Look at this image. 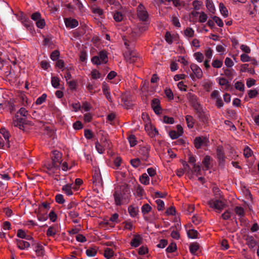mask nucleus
<instances>
[{"mask_svg": "<svg viewBox=\"0 0 259 259\" xmlns=\"http://www.w3.org/2000/svg\"><path fill=\"white\" fill-rule=\"evenodd\" d=\"M47 168L48 170L50 172H54L55 170L58 169L60 168V164H55L51 161V162L47 164Z\"/></svg>", "mask_w": 259, "mask_h": 259, "instance_id": "a878e982", "label": "nucleus"}, {"mask_svg": "<svg viewBox=\"0 0 259 259\" xmlns=\"http://www.w3.org/2000/svg\"><path fill=\"white\" fill-rule=\"evenodd\" d=\"M34 212L36 213L37 219L39 221H45L48 218V216L47 214V212H46V210L42 211L37 210V209H35Z\"/></svg>", "mask_w": 259, "mask_h": 259, "instance_id": "5701e85b", "label": "nucleus"}, {"mask_svg": "<svg viewBox=\"0 0 259 259\" xmlns=\"http://www.w3.org/2000/svg\"><path fill=\"white\" fill-rule=\"evenodd\" d=\"M47 96L46 94H43L41 96L37 99L35 104L36 105L41 104L46 100Z\"/></svg>", "mask_w": 259, "mask_h": 259, "instance_id": "13d9d810", "label": "nucleus"}, {"mask_svg": "<svg viewBox=\"0 0 259 259\" xmlns=\"http://www.w3.org/2000/svg\"><path fill=\"white\" fill-rule=\"evenodd\" d=\"M152 207L148 203L144 204L141 207L142 212L143 215L149 213Z\"/></svg>", "mask_w": 259, "mask_h": 259, "instance_id": "37998d69", "label": "nucleus"}, {"mask_svg": "<svg viewBox=\"0 0 259 259\" xmlns=\"http://www.w3.org/2000/svg\"><path fill=\"white\" fill-rule=\"evenodd\" d=\"M219 84L221 85H225L227 88H229L230 86V82L227 80L225 78H220L219 79Z\"/></svg>", "mask_w": 259, "mask_h": 259, "instance_id": "864d4df0", "label": "nucleus"}, {"mask_svg": "<svg viewBox=\"0 0 259 259\" xmlns=\"http://www.w3.org/2000/svg\"><path fill=\"white\" fill-rule=\"evenodd\" d=\"M193 117L190 115H187L186 116V120L187 121L188 126L189 128H192L194 125V122L193 121Z\"/></svg>", "mask_w": 259, "mask_h": 259, "instance_id": "5fc2aeb1", "label": "nucleus"}, {"mask_svg": "<svg viewBox=\"0 0 259 259\" xmlns=\"http://www.w3.org/2000/svg\"><path fill=\"white\" fill-rule=\"evenodd\" d=\"M245 240L246 241V243L250 248H253L256 245V242L253 236L247 235Z\"/></svg>", "mask_w": 259, "mask_h": 259, "instance_id": "b1692460", "label": "nucleus"}, {"mask_svg": "<svg viewBox=\"0 0 259 259\" xmlns=\"http://www.w3.org/2000/svg\"><path fill=\"white\" fill-rule=\"evenodd\" d=\"M234 211L235 213L240 217H242L244 215V209L241 206H236Z\"/></svg>", "mask_w": 259, "mask_h": 259, "instance_id": "de8ad7c7", "label": "nucleus"}, {"mask_svg": "<svg viewBox=\"0 0 259 259\" xmlns=\"http://www.w3.org/2000/svg\"><path fill=\"white\" fill-rule=\"evenodd\" d=\"M57 231V226L54 225L49 227L46 234L48 236L55 237Z\"/></svg>", "mask_w": 259, "mask_h": 259, "instance_id": "393cba45", "label": "nucleus"}, {"mask_svg": "<svg viewBox=\"0 0 259 259\" xmlns=\"http://www.w3.org/2000/svg\"><path fill=\"white\" fill-rule=\"evenodd\" d=\"M55 200L59 204H63L65 202L63 196L61 194H58L56 195Z\"/></svg>", "mask_w": 259, "mask_h": 259, "instance_id": "680f3d73", "label": "nucleus"}, {"mask_svg": "<svg viewBox=\"0 0 259 259\" xmlns=\"http://www.w3.org/2000/svg\"><path fill=\"white\" fill-rule=\"evenodd\" d=\"M131 165L135 167H138L141 164V160L139 158L133 159L131 160Z\"/></svg>", "mask_w": 259, "mask_h": 259, "instance_id": "4d7b16f0", "label": "nucleus"}, {"mask_svg": "<svg viewBox=\"0 0 259 259\" xmlns=\"http://www.w3.org/2000/svg\"><path fill=\"white\" fill-rule=\"evenodd\" d=\"M195 110L196 111V114L202 122L205 123L207 121L208 117L203 112L201 107L198 108V109H196Z\"/></svg>", "mask_w": 259, "mask_h": 259, "instance_id": "6ab92c4d", "label": "nucleus"}, {"mask_svg": "<svg viewBox=\"0 0 259 259\" xmlns=\"http://www.w3.org/2000/svg\"><path fill=\"white\" fill-rule=\"evenodd\" d=\"M128 212L132 217H135L137 215L138 209L137 207H134L132 205L128 208Z\"/></svg>", "mask_w": 259, "mask_h": 259, "instance_id": "a19ab883", "label": "nucleus"}, {"mask_svg": "<svg viewBox=\"0 0 259 259\" xmlns=\"http://www.w3.org/2000/svg\"><path fill=\"white\" fill-rule=\"evenodd\" d=\"M184 33L186 36L192 37L194 35V31L193 30L192 28L190 27H188L184 31Z\"/></svg>", "mask_w": 259, "mask_h": 259, "instance_id": "6e6d98bb", "label": "nucleus"}, {"mask_svg": "<svg viewBox=\"0 0 259 259\" xmlns=\"http://www.w3.org/2000/svg\"><path fill=\"white\" fill-rule=\"evenodd\" d=\"M217 155L219 160L220 165L224 164L226 157L222 147H218L217 149Z\"/></svg>", "mask_w": 259, "mask_h": 259, "instance_id": "2eb2a0df", "label": "nucleus"}, {"mask_svg": "<svg viewBox=\"0 0 259 259\" xmlns=\"http://www.w3.org/2000/svg\"><path fill=\"white\" fill-rule=\"evenodd\" d=\"M34 205H35L36 206H38V209H37V210H40L42 211L46 210V212H47V210L50 208L49 203L46 202H42L41 203V204H38V205H37L35 203L33 204V206Z\"/></svg>", "mask_w": 259, "mask_h": 259, "instance_id": "cd10ccee", "label": "nucleus"}, {"mask_svg": "<svg viewBox=\"0 0 259 259\" xmlns=\"http://www.w3.org/2000/svg\"><path fill=\"white\" fill-rule=\"evenodd\" d=\"M150 147L149 146H141L139 150V153L142 155V159L144 161H147L149 157V151Z\"/></svg>", "mask_w": 259, "mask_h": 259, "instance_id": "ddd939ff", "label": "nucleus"}, {"mask_svg": "<svg viewBox=\"0 0 259 259\" xmlns=\"http://www.w3.org/2000/svg\"><path fill=\"white\" fill-rule=\"evenodd\" d=\"M72 184H66L63 186L62 190L68 196H70L73 194L72 191Z\"/></svg>", "mask_w": 259, "mask_h": 259, "instance_id": "c756f323", "label": "nucleus"}, {"mask_svg": "<svg viewBox=\"0 0 259 259\" xmlns=\"http://www.w3.org/2000/svg\"><path fill=\"white\" fill-rule=\"evenodd\" d=\"M16 243L20 249H26L30 246V243L22 239H16Z\"/></svg>", "mask_w": 259, "mask_h": 259, "instance_id": "412c9836", "label": "nucleus"}, {"mask_svg": "<svg viewBox=\"0 0 259 259\" xmlns=\"http://www.w3.org/2000/svg\"><path fill=\"white\" fill-rule=\"evenodd\" d=\"M149 177L146 173L143 174L140 177V181L143 185H148L149 184Z\"/></svg>", "mask_w": 259, "mask_h": 259, "instance_id": "7c9ffc66", "label": "nucleus"}, {"mask_svg": "<svg viewBox=\"0 0 259 259\" xmlns=\"http://www.w3.org/2000/svg\"><path fill=\"white\" fill-rule=\"evenodd\" d=\"M194 57L198 62H202L204 59V56L200 52H196L194 54Z\"/></svg>", "mask_w": 259, "mask_h": 259, "instance_id": "603ef678", "label": "nucleus"}, {"mask_svg": "<svg viewBox=\"0 0 259 259\" xmlns=\"http://www.w3.org/2000/svg\"><path fill=\"white\" fill-rule=\"evenodd\" d=\"M220 11L221 14L224 17H227L228 15V11L226 7L223 3H220L219 5Z\"/></svg>", "mask_w": 259, "mask_h": 259, "instance_id": "4c0bfd02", "label": "nucleus"}, {"mask_svg": "<svg viewBox=\"0 0 259 259\" xmlns=\"http://www.w3.org/2000/svg\"><path fill=\"white\" fill-rule=\"evenodd\" d=\"M208 204L210 207L220 210H222L225 206L224 202L220 200H211L208 202Z\"/></svg>", "mask_w": 259, "mask_h": 259, "instance_id": "f8f14e48", "label": "nucleus"}, {"mask_svg": "<svg viewBox=\"0 0 259 259\" xmlns=\"http://www.w3.org/2000/svg\"><path fill=\"white\" fill-rule=\"evenodd\" d=\"M85 253L87 256L93 257L96 255L97 250L94 248L89 247L86 250Z\"/></svg>", "mask_w": 259, "mask_h": 259, "instance_id": "ea45409f", "label": "nucleus"}, {"mask_svg": "<svg viewBox=\"0 0 259 259\" xmlns=\"http://www.w3.org/2000/svg\"><path fill=\"white\" fill-rule=\"evenodd\" d=\"M33 21L35 22V25L38 28L43 29L46 26L45 19L38 12H33Z\"/></svg>", "mask_w": 259, "mask_h": 259, "instance_id": "39448f33", "label": "nucleus"}, {"mask_svg": "<svg viewBox=\"0 0 259 259\" xmlns=\"http://www.w3.org/2000/svg\"><path fill=\"white\" fill-rule=\"evenodd\" d=\"M142 240L143 239L140 235H135L131 241V245L134 247H137L142 243Z\"/></svg>", "mask_w": 259, "mask_h": 259, "instance_id": "a211bd4d", "label": "nucleus"}, {"mask_svg": "<svg viewBox=\"0 0 259 259\" xmlns=\"http://www.w3.org/2000/svg\"><path fill=\"white\" fill-rule=\"evenodd\" d=\"M210 159L211 158L208 155H206L202 161V163L204 165V170H206L210 168Z\"/></svg>", "mask_w": 259, "mask_h": 259, "instance_id": "2f4dec72", "label": "nucleus"}, {"mask_svg": "<svg viewBox=\"0 0 259 259\" xmlns=\"http://www.w3.org/2000/svg\"><path fill=\"white\" fill-rule=\"evenodd\" d=\"M211 65L214 68H220L223 65V62L221 60L215 59L213 60Z\"/></svg>", "mask_w": 259, "mask_h": 259, "instance_id": "8fccbe9b", "label": "nucleus"}, {"mask_svg": "<svg viewBox=\"0 0 259 259\" xmlns=\"http://www.w3.org/2000/svg\"><path fill=\"white\" fill-rule=\"evenodd\" d=\"M198 234V232L194 229H190L187 232L188 237L192 239L197 238Z\"/></svg>", "mask_w": 259, "mask_h": 259, "instance_id": "a18cd8bd", "label": "nucleus"}, {"mask_svg": "<svg viewBox=\"0 0 259 259\" xmlns=\"http://www.w3.org/2000/svg\"><path fill=\"white\" fill-rule=\"evenodd\" d=\"M108 147V144L107 142L106 141V139L105 138H103L101 140V143H99L97 141L95 144V147L97 149V151L102 154L103 153L105 148H107Z\"/></svg>", "mask_w": 259, "mask_h": 259, "instance_id": "9b49d317", "label": "nucleus"}, {"mask_svg": "<svg viewBox=\"0 0 259 259\" xmlns=\"http://www.w3.org/2000/svg\"><path fill=\"white\" fill-rule=\"evenodd\" d=\"M190 68L192 71V73L190 74V76L192 79H194L195 76L198 79L202 77V71L197 64H191L190 65Z\"/></svg>", "mask_w": 259, "mask_h": 259, "instance_id": "423d86ee", "label": "nucleus"}, {"mask_svg": "<svg viewBox=\"0 0 259 259\" xmlns=\"http://www.w3.org/2000/svg\"><path fill=\"white\" fill-rule=\"evenodd\" d=\"M17 114H18L20 117L23 116L22 118H25V120L28 115L27 111L24 108H21Z\"/></svg>", "mask_w": 259, "mask_h": 259, "instance_id": "09e8293b", "label": "nucleus"}, {"mask_svg": "<svg viewBox=\"0 0 259 259\" xmlns=\"http://www.w3.org/2000/svg\"><path fill=\"white\" fill-rule=\"evenodd\" d=\"M64 22L66 27L70 28H74L77 27L78 25L77 20L71 18H65Z\"/></svg>", "mask_w": 259, "mask_h": 259, "instance_id": "dca6fc26", "label": "nucleus"}, {"mask_svg": "<svg viewBox=\"0 0 259 259\" xmlns=\"http://www.w3.org/2000/svg\"><path fill=\"white\" fill-rule=\"evenodd\" d=\"M211 97L215 100V105L218 108L220 109L223 107L224 104L218 91L214 90L212 91L211 93Z\"/></svg>", "mask_w": 259, "mask_h": 259, "instance_id": "0eeeda50", "label": "nucleus"}, {"mask_svg": "<svg viewBox=\"0 0 259 259\" xmlns=\"http://www.w3.org/2000/svg\"><path fill=\"white\" fill-rule=\"evenodd\" d=\"M92 11L93 13L98 14L100 17L103 15V10L99 7L92 8Z\"/></svg>", "mask_w": 259, "mask_h": 259, "instance_id": "052dcab7", "label": "nucleus"}, {"mask_svg": "<svg viewBox=\"0 0 259 259\" xmlns=\"http://www.w3.org/2000/svg\"><path fill=\"white\" fill-rule=\"evenodd\" d=\"M61 153L57 151H53L51 155V159L52 161L55 163V164L59 163L60 165L61 163Z\"/></svg>", "mask_w": 259, "mask_h": 259, "instance_id": "4be33fe9", "label": "nucleus"}, {"mask_svg": "<svg viewBox=\"0 0 259 259\" xmlns=\"http://www.w3.org/2000/svg\"><path fill=\"white\" fill-rule=\"evenodd\" d=\"M137 12L138 17L141 21L146 22L148 20V13L143 4H139L137 8Z\"/></svg>", "mask_w": 259, "mask_h": 259, "instance_id": "20e7f679", "label": "nucleus"}, {"mask_svg": "<svg viewBox=\"0 0 259 259\" xmlns=\"http://www.w3.org/2000/svg\"><path fill=\"white\" fill-rule=\"evenodd\" d=\"M60 56V52L58 50L54 51L50 55V58L53 61H57Z\"/></svg>", "mask_w": 259, "mask_h": 259, "instance_id": "3c124183", "label": "nucleus"}, {"mask_svg": "<svg viewBox=\"0 0 259 259\" xmlns=\"http://www.w3.org/2000/svg\"><path fill=\"white\" fill-rule=\"evenodd\" d=\"M130 190L127 185H124L115 189L113 196L117 206L126 204L129 201Z\"/></svg>", "mask_w": 259, "mask_h": 259, "instance_id": "f257e3e1", "label": "nucleus"}, {"mask_svg": "<svg viewBox=\"0 0 259 259\" xmlns=\"http://www.w3.org/2000/svg\"><path fill=\"white\" fill-rule=\"evenodd\" d=\"M124 15L120 11H116L114 13L113 18L116 22H121L123 19Z\"/></svg>", "mask_w": 259, "mask_h": 259, "instance_id": "f704fd0d", "label": "nucleus"}, {"mask_svg": "<svg viewBox=\"0 0 259 259\" xmlns=\"http://www.w3.org/2000/svg\"><path fill=\"white\" fill-rule=\"evenodd\" d=\"M224 70L225 75L230 78V80L232 79L233 76L236 73L233 69H223Z\"/></svg>", "mask_w": 259, "mask_h": 259, "instance_id": "e433bc0d", "label": "nucleus"}, {"mask_svg": "<svg viewBox=\"0 0 259 259\" xmlns=\"http://www.w3.org/2000/svg\"><path fill=\"white\" fill-rule=\"evenodd\" d=\"M0 134L3 139V143L6 148H10L13 146V138L7 130L5 128H1Z\"/></svg>", "mask_w": 259, "mask_h": 259, "instance_id": "f03ea898", "label": "nucleus"}, {"mask_svg": "<svg viewBox=\"0 0 259 259\" xmlns=\"http://www.w3.org/2000/svg\"><path fill=\"white\" fill-rule=\"evenodd\" d=\"M199 248V246L197 243H192L189 246L190 251L192 254H195Z\"/></svg>", "mask_w": 259, "mask_h": 259, "instance_id": "58836bf2", "label": "nucleus"}, {"mask_svg": "<svg viewBox=\"0 0 259 259\" xmlns=\"http://www.w3.org/2000/svg\"><path fill=\"white\" fill-rule=\"evenodd\" d=\"M102 90L104 95L105 96L106 99L109 101H112V97L110 92V89L108 84L104 82L102 84Z\"/></svg>", "mask_w": 259, "mask_h": 259, "instance_id": "aec40b11", "label": "nucleus"}, {"mask_svg": "<svg viewBox=\"0 0 259 259\" xmlns=\"http://www.w3.org/2000/svg\"><path fill=\"white\" fill-rule=\"evenodd\" d=\"M34 246L35 247L34 251L36 253V255L38 257L42 256L44 253V249L43 245L40 243L33 242V246Z\"/></svg>", "mask_w": 259, "mask_h": 259, "instance_id": "f3484780", "label": "nucleus"}, {"mask_svg": "<svg viewBox=\"0 0 259 259\" xmlns=\"http://www.w3.org/2000/svg\"><path fill=\"white\" fill-rule=\"evenodd\" d=\"M114 252L112 249L107 248L105 249L104 255L107 259H110L113 256Z\"/></svg>", "mask_w": 259, "mask_h": 259, "instance_id": "79ce46f5", "label": "nucleus"}, {"mask_svg": "<svg viewBox=\"0 0 259 259\" xmlns=\"http://www.w3.org/2000/svg\"><path fill=\"white\" fill-rule=\"evenodd\" d=\"M17 236L20 238L25 239L26 240L31 239V237L29 235H27L26 232L22 229H19L17 231Z\"/></svg>", "mask_w": 259, "mask_h": 259, "instance_id": "c85d7f7f", "label": "nucleus"}, {"mask_svg": "<svg viewBox=\"0 0 259 259\" xmlns=\"http://www.w3.org/2000/svg\"><path fill=\"white\" fill-rule=\"evenodd\" d=\"M93 183L96 185L102 183V178L100 173L98 170H95L94 175L93 176Z\"/></svg>", "mask_w": 259, "mask_h": 259, "instance_id": "bb28decb", "label": "nucleus"}, {"mask_svg": "<svg viewBox=\"0 0 259 259\" xmlns=\"http://www.w3.org/2000/svg\"><path fill=\"white\" fill-rule=\"evenodd\" d=\"M177 249L176 243L175 242L171 243L166 249V251L168 253H171L175 251Z\"/></svg>", "mask_w": 259, "mask_h": 259, "instance_id": "c03bdc74", "label": "nucleus"}, {"mask_svg": "<svg viewBox=\"0 0 259 259\" xmlns=\"http://www.w3.org/2000/svg\"><path fill=\"white\" fill-rule=\"evenodd\" d=\"M205 4L206 8L211 13H214L215 11V8L212 1L211 0H206Z\"/></svg>", "mask_w": 259, "mask_h": 259, "instance_id": "c9c22d12", "label": "nucleus"}, {"mask_svg": "<svg viewBox=\"0 0 259 259\" xmlns=\"http://www.w3.org/2000/svg\"><path fill=\"white\" fill-rule=\"evenodd\" d=\"M208 141V139L204 137H196L194 140V144L196 149H200L203 145H205Z\"/></svg>", "mask_w": 259, "mask_h": 259, "instance_id": "9d476101", "label": "nucleus"}, {"mask_svg": "<svg viewBox=\"0 0 259 259\" xmlns=\"http://www.w3.org/2000/svg\"><path fill=\"white\" fill-rule=\"evenodd\" d=\"M157 205V209L158 210H162L164 207V203L161 199H157L155 201Z\"/></svg>", "mask_w": 259, "mask_h": 259, "instance_id": "0e129e2a", "label": "nucleus"}, {"mask_svg": "<svg viewBox=\"0 0 259 259\" xmlns=\"http://www.w3.org/2000/svg\"><path fill=\"white\" fill-rule=\"evenodd\" d=\"M252 151L248 147H246L244 149V155L246 158H248L251 156Z\"/></svg>", "mask_w": 259, "mask_h": 259, "instance_id": "774afa93", "label": "nucleus"}, {"mask_svg": "<svg viewBox=\"0 0 259 259\" xmlns=\"http://www.w3.org/2000/svg\"><path fill=\"white\" fill-rule=\"evenodd\" d=\"M128 142L130 143V146L131 147H134L135 146L137 143V141L136 140V138L135 135H131L128 136L127 138Z\"/></svg>", "mask_w": 259, "mask_h": 259, "instance_id": "49530a36", "label": "nucleus"}, {"mask_svg": "<svg viewBox=\"0 0 259 259\" xmlns=\"http://www.w3.org/2000/svg\"><path fill=\"white\" fill-rule=\"evenodd\" d=\"M21 20L22 23L23 24V25L27 28L28 30H29L30 31H31L32 28L30 21L27 20V18L24 16H22Z\"/></svg>", "mask_w": 259, "mask_h": 259, "instance_id": "72a5a7b5", "label": "nucleus"}, {"mask_svg": "<svg viewBox=\"0 0 259 259\" xmlns=\"http://www.w3.org/2000/svg\"><path fill=\"white\" fill-rule=\"evenodd\" d=\"M235 88L236 90L240 91H243L244 90V85L241 81H237L235 83Z\"/></svg>", "mask_w": 259, "mask_h": 259, "instance_id": "bf43d9fd", "label": "nucleus"}, {"mask_svg": "<svg viewBox=\"0 0 259 259\" xmlns=\"http://www.w3.org/2000/svg\"><path fill=\"white\" fill-rule=\"evenodd\" d=\"M138 59V56L134 52H131L130 54V57L128 59V61L131 63H134Z\"/></svg>", "mask_w": 259, "mask_h": 259, "instance_id": "e2e57ef3", "label": "nucleus"}, {"mask_svg": "<svg viewBox=\"0 0 259 259\" xmlns=\"http://www.w3.org/2000/svg\"><path fill=\"white\" fill-rule=\"evenodd\" d=\"M187 98L191 103L194 110L201 107L200 104L198 102V98L194 94L189 93L187 95Z\"/></svg>", "mask_w": 259, "mask_h": 259, "instance_id": "1a4fd4ad", "label": "nucleus"}, {"mask_svg": "<svg viewBox=\"0 0 259 259\" xmlns=\"http://www.w3.org/2000/svg\"><path fill=\"white\" fill-rule=\"evenodd\" d=\"M26 121L25 118L20 117L18 114H16L13 119V125L18 127L20 130H24V122Z\"/></svg>", "mask_w": 259, "mask_h": 259, "instance_id": "6e6552de", "label": "nucleus"}, {"mask_svg": "<svg viewBox=\"0 0 259 259\" xmlns=\"http://www.w3.org/2000/svg\"><path fill=\"white\" fill-rule=\"evenodd\" d=\"M121 101L123 103V106L126 109L132 108L133 106L132 100L130 94H125L121 97Z\"/></svg>", "mask_w": 259, "mask_h": 259, "instance_id": "4468645a", "label": "nucleus"}, {"mask_svg": "<svg viewBox=\"0 0 259 259\" xmlns=\"http://www.w3.org/2000/svg\"><path fill=\"white\" fill-rule=\"evenodd\" d=\"M107 58L108 57L106 52L104 50H102L99 52L98 56H95L92 57L91 61L94 64L99 65L101 64V62L106 64L108 61Z\"/></svg>", "mask_w": 259, "mask_h": 259, "instance_id": "7ed1b4c3", "label": "nucleus"}, {"mask_svg": "<svg viewBox=\"0 0 259 259\" xmlns=\"http://www.w3.org/2000/svg\"><path fill=\"white\" fill-rule=\"evenodd\" d=\"M165 39L166 41L169 44L172 43V37L169 31H167L165 34Z\"/></svg>", "mask_w": 259, "mask_h": 259, "instance_id": "69168bd1", "label": "nucleus"}, {"mask_svg": "<svg viewBox=\"0 0 259 259\" xmlns=\"http://www.w3.org/2000/svg\"><path fill=\"white\" fill-rule=\"evenodd\" d=\"M60 79L56 76H52L51 77V84L52 86L55 89L60 88Z\"/></svg>", "mask_w": 259, "mask_h": 259, "instance_id": "473e14b6", "label": "nucleus"}, {"mask_svg": "<svg viewBox=\"0 0 259 259\" xmlns=\"http://www.w3.org/2000/svg\"><path fill=\"white\" fill-rule=\"evenodd\" d=\"M163 121L164 123L167 124H172L174 123V119L173 117H168L166 115L163 116Z\"/></svg>", "mask_w": 259, "mask_h": 259, "instance_id": "338daca9", "label": "nucleus"}]
</instances>
